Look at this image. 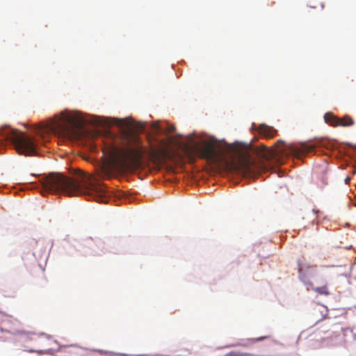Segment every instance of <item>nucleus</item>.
Masks as SVG:
<instances>
[{
	"instance_id": "obj_11",
	"label": "nucleus",
	"mask_w": 356,
	"mask_h": 356,
	"mask_svg": "<svg viewBox=\"0 0 356 356\" xmlns=\"http://www.w3.org/2000/svg\"><path fill=\"white\" fill-rule=\"evenodd\" d=\"M307 287L308 288L310 287L311 289H312L313 291H314L315 292H316L317 293H318L320 295L329 296L330 294V292L329 291L328 288H327V283H325L322 286L315 287L313 285V286H307Z\"/></svg>"
},
{
	"instance_id": "obj_15",
	"label": "nucleus",
	"mask_w": 356,
	"mask_h": 356,
	"mask_svg": "<svg viewBox=\"0 0 356 356\" xmlns=\"http://www.w3.org/2000/svg\"><path fill=\"white\" fill-rule=\"evenodd\" d=\"M266 337H259V338H257V339H252V341L253 342H255V341H261V340H263V339H266Z\"/></svg>"
},
{
	"instance_id": "obj_17",
	"label": "nucleus",
	"mask_w": 356,
	"mask_h": 356,
	"mask_svg": "<svg viewBox=\"0 0 356 356\" xmlns=\"http://www.w3.org/2000/svg\"><path fill=\"white\" fill-rule=\"evenodd\" d=\"M239 346H243V345H242V344H241V343H238V344H236V345H229V346H228V347Z\"/></svg>"
},
{
	"instance_id": "obj_5",
	"label": "nucleus",
	"mask_w": 356,
	"mask_h": 356,
	"mask_svg": "<svg viewBox=\"0 0 356 356\" xmlns=\"http://www.w3.org/2000/svg\"><path fill=\"white\" fill-rule=\"evenodd\" d=\"M10 141L16 151L25 156H35L38 152V143L35 138L26 135L9 127L0 129V143Z\"/></svg>"
},
{
	"instance_id": "obj_6",
	"label": "nucleus",
	"mask_w": 356,
	"mask_h": 356,
	"mask_svg": "<svg viewBox=\"0 0 356 356\" xmlns=\"http://www.w3.org/2000/svg\"><path fill=\"white\" fill-rule=\"evenodd\" d=\"M219 145L216 141H203L197 147V152L200 158L216 162L220 157L217 151Z\"/></svg>"
},
{
	"instance_id": "obj_2",
	"label": "nucleus",
	"mask_w": 356,
	"mask_h": 356,
	"mask_svg": "<svg viewBox=\"0 0 356 356\" xmlns=\"http://www.w3.org/2000/svg\"><path fill=\"white\" fill-rule=\"evenodd\" d=\"M44 191L63 194L67 196L86 195L103 202L107 195L106 187L95 181L92 175L79 170L75 177H67L60 173H50L41 179Z\"/></svg>"
},
{
	"instance_id": "obj_14",
	"label": "nucleus",
	"mask_w": 356,
	"mask_h": 356,
	"mask_svg": "<svg viewBox=\"0 0 356 356\" xmlns=\"http://www.w3.org/2000/svg\"><path fill=\"white\" fill-rule=\"evenodd\" d=\"M223 356H248V353L231 351L229 353L225 354Z\"/></svg>"
},
{
	"instance_id": "obj_1",
	"label": "nucleus",
	"mask_w": 356,
	"mask_h": 356,
	"mask_svg": "<svg viewBox=\"0 0 356 356\" xmlns=\"http://www.w3.org/2000/svg\"><path fill=\"white\" fill-rule=\"evenodd\" d=\"M276 145L278 147L282 146L277 152H273L265 145L238 151L229 161H225L226 168L229 172L243 177H254L262 169L263 164L256 161L254 156L261 160L268 161L275 154H291L300 156L312 152L314 149L313 145L305 143L299 145L286 144L283 140H278Z\"/></svg>"
},
{
	"instance_id": "obj_12",
	"label": "nucleus",
	"mask_w": 356,
	"mask_h": 356,
	"mask_svg": "<svg viewBox=\"0 0 356 356\" xmlns=\"http://www.w3.org/2000/svg\"><path fill=\"white\" fill-rule=\"evenodd\" d=\"M151 157L152 158V160L156 165H161L163 159L160 152H152Z\"/></svg>"
},
{
	"instance_id": "obj_7",
	"label": "nucleus",
	"mask_w": 356,
	"mask_h": 356,
	"mask_svg": "<svg viewBox=\"0 0 356 356\" xmlns=\"http://www.w3.org/2000/svg\"><path fill=\"white\" fill-rule=\"evenodd\" d=\"M298 277L307 286H313L310 278L316 272V265H309L300 261L298 262Z\"/></svg>"
},
{
	"instance_id": "obj_4",
	"label": "nucleus",
	"mask_w": 356,
	"mask_h": 356,
	"mask_svg": "<svg viewBox=\"0 0 356 356\" xmlns=\"http://www.w3.org/2000/svg\"><path fill=\"white\" fill-rule=\"evenodd\" d=\"M83 120L76 111H65L44 127L38 130V134L42 138L44 134H54L61 136L67 134L71 128H78L83 125Z\"/></svg>"
},
{
	"instance_id": "obj_8",
	"label": "nucleus",
	"mask_w": 356,
	"mask_h": 356,
	"mask_svg": "<svg viewBox=\"0 0 356 356\" xmlns=\"http://www.w3.org/2000/svg\"><path fill=\"white\" fill-rule=\"evenodd\" d=\"M324 119L327 123L333 127H348L354 124L353 119L349 115L340 118L330 113H327L324 115Z\"/></svg>"
},
{
	"instance_id": "obj_16",
	"label": "nucleus",
	"mask_w": 356,
	"mask_h": 356,
	"mask_svg": "<svg viewBox=\"0 0 356 356\" xmlns=\"http://www.w3.org/2000/svg\"><path fill=\"white\" fill-rule=\"evenodd\" d=\"M350 180V177H347L345 179L346 184H348L349 183Z\"/></svg>"
},
{
	"instance_id": "obj_3",
	"label": "nucleus",
	"mask_w": 356,
	"mask_h": 356,
	"mask_svg": "<svg viewBox=\"0 0 356 356\" xmlns=\"http://www.w3.org/2000/svg\"><path fill=\"white\" fill-rule=\"evenodd\" d=\"M114 122L120 129L124 147L111 145L107 150V154L111 163L119 170L124 171L141 165L143 151L141 147H131V144L136 145L137 136L134 134V131H139L132 119H114Z\"/></svg>"
},
{
	"instance_id": "obj_10",
	"label": "nucleus",
	"mask_w": 356,
	"mask_h": 356,
	"mask_svg": "<svg viewBox=\"0 0 356 356\" xmlns=\"http://www.w3.org/2000/svg\"><path fill=\"white\" fill-rule=\"evenodd\" d=\"M259 131L266 138H272L275 135L277 130L266 124H260L259 127Z\"/></svg>"
},
{
	"instance_id": "obj_9",
	"label": "nucleus",
	"mask_w": 356,
	"mask_h": 356,
	"mask_svg": "<svg viewBox=\"0 0 356 356\" xmlns=\"http://www.w3.org/2000/svg\"><path fill=\"white\" fill-rule=\"evenodd\" d=\"M15 333L19 337V341L22 343L38 341L41 339L42 336V334L26 330H16Z\"/></svg>"
},
{
	"instance_id": "obj_13",
	"label": "nucleus",
	"mask_w": 356,
	"mask_h": 356,
	"mask_svg": "<svg viewBox=\"0 0 356 356\" xmlns=\"http://www.w3.org/2000/svg\"><path fill=\"white\" fill-rule=\"evenodd\" d=\"M22 347L24 348V350L25 351H27L29 353H38L39 354H44L46 353V351L44 350H36V349H34L32 348H29V346H25V345H22Z\"/></svg>"
},
{
	"instance_id": "obj_18",
	"label": "nucleus",
	"mask_w": 356,
	"mask_h": 356,
	"mask_svg": "<svg viewBox=\"0 0 356 356\" xmlns=\"http://www.w3.org/2000/svg\"><path fill=\"white\" fill-rule=\"evenodd\" d=\"M312 211L314 213H317L318 212V211H316L315 209H313Z\"/></svg>"
}]
</instances>
